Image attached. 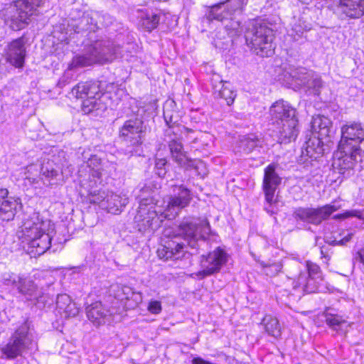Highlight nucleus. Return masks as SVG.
<instances>
[{
    "instance_id": "obj_1",
    "label": "nucleus",
    "mask_w": 364,
    "mask_h": 364,
    "mask_svg": "<svg viewBox=\"0 0 364 364\" xmlns=\"http://www.w3.org/2000/svg\"><path fill=\"white\" fill-rule=\"evenodd\" d=\"M198 229L208 233L210 230L208 220L204 218L198 224L192 220H186L181 223L177 230H166L162 239V244L157 250L160 259L164 260L178 259L183 256L186 243L192 249L199 247L198 240L203 241V237L198 232Z\"/></svg>"
},
{
    "instance_id": "obj_2",
    "label": "nucleus",
    "mask_w": 364,
    "mask_h": 364,
    "mask_svg": "<svg viewBox=\"0 0 364 364\" xmlns=\"http://www.w3.org/2000/svg\"><path fill=\"white\" fill-rule=\"evenodd\" d=\"M136 198L139 202L134 223L140 232L147 230H154L160 226L161 220L155 210V190L151 184L139 186L135 189Z\"/></svg>"
},
{
    "instance_id": "obj_3",
    "label": "nucleus",
    "mask_w": 364,
    "mask_h": 364,
    "mask_svg": "<svg viewBox=\"0 0 364 364\" xmlns=\"http://www.w3.org/2000/svg\"><path fill=\"white\" fill-rule=\"evenodd\" d=\"M247 46L257 55L269 57L274 53V31L269 23L255 21L248 27L245 33Z\"/></svg>"
},
{
    "instance_id": "obj_4",
    "label": "nucleus",
    "mask_w": 364,
    "mask_h": 364,
    "mask_svg": "<svg viewBox=\"0 0 364 364\" xmlns=\"http://www.w3.org/2000/svg\"><path fill=\"white\" fill-rule=\"evenodd\" d=\"M148 127L141 117L126 120L119 129V137L126 144V154L130 156H140Z\"/></svg>"
},
{
    "instance_id": "obj_5",
    "label": "nucleus",
    "mask_w": 364,
    "mask_h": 364,
    "mask_svg": "<svg viewBox=\"0 0 364 364\" xmlns=\"http://www.w3.org/2000/svg\"><path fill=\"white\" fill-rule=\"evenodd\" d=\"M41 3L42 0L16 1L6 18L7 25L14 31L23 29L29 23L31 16Z\"/></svg>"
},
{
    "instance_id": "obj_6",
    "label": "nucleus",
    "mask_w": 364,
    "mask_h": 364,
    "mask_svg": "<svg viewBox=\"0 0 364 364\" xmlns=\"http://www.w3.org/2000/svg\"><path fill=\"white\" fill-rule=\"evenodd\" d=\"M32 341L30 325L26 321L14 332L7 344L1 348V352L7 359H14L28 348Z\"/></svg>"
},
{
    "instance_id": "obj_7",
    "label": "nucleus",
    "mask_w": 364,
    "mask_h": 364,
    "mask_svg": "<svg viewBox=\"0 0 364 364\" xmlns=\"http://www.w3.org/2000/svg\"><path fill=\"white\" fill-rule=\"evenodd\" d=\"M129 198L126 194H117L99 190L92 193V205L99 209L112 214H119L128 204Z\"/></svg>"
},
{
    "instance_id": "obj_8",
    "label": "nucleus",
    "mask_w": 364,
    "mask_h": 364,
    "mask_svg": "<svg viewBox=\"0 0 364 364\" xmlns=\"http://www.w3.org/2000/svg\"><path fill=\"white\" fill-rule=\"evenodd\" d=\"M338 147L345 149L346 152L355 149L364 153V127L355 122L344 124L341 127V139Z\"/></svg>"
},
{
    "instance_id": "obj_9",
    "label": "nucleus",
    "mask_w": 364,
    "mask_h": 364,
    "mask_svg": "<svg viewBox=\"0 0 364 364\" xmlns=\"http://www.w3.org/2000/svg\"><path fill=\"white\" fill-rule=\"evenodd\" d=\"M247 0H225L212 6H206L203 21L210 23L215 20L223 21L236 12H242Z\"/></svg>"
},
{
    "instance_id": "obj_10",
    "label": "nucleus",
    "mask_w": 364,
    "mask_h": 364,
    "mask_svg": "<svg viewBox=\"0 0 364 364\" xmlns=\"http://www.w3.org/2000/svg\"><path fill=\"white\" fill-rule=\"evenodd\" d=\"M338 209L335 205L328 204L317 208L298 207L292 213L296 221H301L314 225H319L329 218L331 215Z\"/></svg>"
},
{
    "instance_id": "obj_11",
    "label": "nucleus",
    "mask_w": 364,
    "mask_h": 364,
    "mask_svg": "<svg viewBox=\"0 0 364 364\" xmlns=\"http://www.w3.org/2000/svg\"><path fill=\"white\" fill-rule=\"evenodd\" d=\"M2 283L6 286H11L18 294L31 300L37 295L38 287L34 281L23 274L14 272H4L1 276Z\"/></svg>"
},
{
    "instance_id": "obj_12",
    "label": "nucleus",
    "mask_w": 364,
    "mask_h": 364,
    "mask_svg": "<svg viewBox=\"0 0 364 364\" xmlns=\"http://www.w3.org/2000/svg\"><path fill=\"white\" fill-rule=\"evenodd\" d=\"M274 164H269L264 169V175L262 183V188L265 196V200L268 205L264 207L267 213L274 215L277 213V209L274 208L277 200L274 199V193L281 183L282 178L275 171Z\"/></svg>"
},
{
    "instance_id": "obj_13",
    "label": "nucleus",
    "mask_w": 364,
    "mask_h": 364,
    "mask_svg": "<svg viewBox=\"0 0 364 364\" xmlns=\"http://www.w3.org/2000/svg\"><path fill=\"white\" fill-rule=\"evenodd\" d=\"M228 262V255L220 247L210 252L207 255H202L200 259L201 271L196 274L203 279L219 272L222 267Z\"/></svg>"
},
{
    "instance_id": "obj_14",
    "label": "nucleus",
    "mask_w": 364,
    "mask_h": 364,
    "mask_svg": "<svg viewBox=\"0 0 364 364\" xmlns=\"http://www.w3.org/2000/svg\"><path fill=\"white\" fill-rule=\"evenodd\" d=\"M343 149L338 147V152L335 154L332 163V167L335 171L340 174L349 175L350 172L355 168L357 163L363 164L364 161V153H357L360 151L352 149L346 152Z\"/></svg>"
},
{
    "instance_id": "obj_15",
    "label": "nucleus",
    "mask_w": 364,
    "mask_h": 364,
    "mask_svg": "<svg viewBox=\"0 0 364 364\" xmlns=\"http://www.w3.org/2000/svg\"><path fill=\"white\" fill-rule=\"evenodd\" d=\"M323 139L319 136H311L301 149L298 163L308 166L312 161L321 157L327 149Z\"/></svg>"
},
{
    "instance_id": "obj_16",
    "label": "nucleus",
    "mask_w": 364,
    "mask_h": 364,
    "mask_svg": "<svg viewBox=\"0 0 364 364\" xmlns=\"http://www.w3.org/2000/svg\"><path fill=\"white\" fill-rule=\"evenodd\" d=\"M119 49L108 38L103 37L92 43V63L104 64L112 61Z\"/></svg>"
},
{
    "instance_id": "obj_17",
    "label": "nucleus",
    "mask_w": 364,
    "mask_h": 364,
    "mask_svg": "<svg viewBox=\"0 0 364 364\" xmlns=\"http://www.w3.org/2000/svg\"><path fill=\"white\" fill-rule=\"evenodd\" d=\"M270 122L272 124L287 122L298 119V113L289 102L279 100L274 102L269 108Z\"/></svg>"
},
{
    "instance_id": "obj_18",
    "label": "nucleus",
    "mask_w": 364,
    "mask_h": 364,
    "mask_svg": "<svg viewBox=\"0 0 364 364\" xmlns=\"http://www.w3.org/2000/svg\"><path fill=\"white\" fill-rule=\"evenodd\" d=\"M335 11L341 19H358L364 16V0H338Z\"/></svg>"
},
{
    "instance_id": "obj_19",
    "label": "nucleus",
    "mask_w": 364,
    "mask_h": 364,
    "mask_svg": "<svg viewBox=\"0 0 364 364\" xmlns=\"http://www.w3.org/2000/svg\"><path fill=\"white\" fill-rule=\"evenodd\" d=\"M26 38L23 36L10 42L6 48V61L16 68H21L24 65L26 55Z\"/></svg>"
},
{
    "instance_id": "obj_20",
    "label": "nucleus",
    "mask_w": 364,
    "mask_h": 364,
    "mask_svg": "<svg viewBox=\"0 0 364 364\" xmlns=\"http://www.w3.org/2000/svg\"><path fill=\"white\" fill-rule=\"evenodd\" d=\"M172 194L171 195L167 208L168 210L178 211L187 207L191 199V191L184 185H172Z\"/></svg>"
},
{
    "instance_id": "obj_21",
    "label": "nucleus",
    "mask_w": 364,
    "mask_h": 364,
    "mask_svg": "<svg viewBox=\"0 0 364 364\" xmlns=\"http://www.w3.org/2000/svg\"><path fill=\"white\" fill-rule=\"evenodd\" d=\"M9 191L6 188L0 189V219L5 221L12 220L21 208L20 200L8 196Z\"/></svg>"
},
{
    "instance_id": "obj_22",
    "label": "nucleus",
    "mask_w": 364,
    "mask_h": 364,
    "mask_svg": "<svg viewBox=\"0 0 364 364\" xmlns=\"http://www.w3.org/2000/svg\"><path fill=\"white\" fill-rule=\"evenodd\" d=\"M48 224L49 221L43 220L39 213L34 212L24 221L22 226L23 235L26 239L38 236L46 232Z\"/></svg>"
},
{
    "instance_id": "obj_23",
    "label": "nucleus",
    "mask_w": 364,
    "mask_h": 364,
    "mask_svg": "<svg viewBox=\"0 0 364 364\" xmlns=\"http://www.w3.org/2000/svg\"><path fill=\"white\" fill-rule=\"evenodd\" d=\"M27 252L31 257H37L50 249L52 237L49 233L43 232V234L27 239Z\"/></svg>"
},
{
    "instance_id": "obj_24",
    "label": "nucleus",
    "mask_w": 364,
    "mask_h": 364,
    "mask_svg": "<svg viewBox=\"0 0 364 364\" xmlns=\"http://www.w3.org/2000/svg\"><path fill=\"white\" fill-rule=\"evenodd\" d=\"M277 141L280 144H289L295 141L299 133V119L275 124Z\"/></svg>"
},
{
    "instance_id": "obj_25",
    "label": "nucleus",
    "mask_w": 364,
    "mask_h": 364,
    "mask_svg": "<svg viewBox=\"0 0 364 364\" xmlns=\"http://www.w3.org/2000/svg\"><path fill=\"white\" fill-rule=\"evenodd\" d=\"M168 147L171 158L178 166L186 168L193 166V161L188 158L186 152L183 151L181 142L176 139V137L168 141Z\"/></svg>"
},
{
    "instance_id": "obj_26",
    "label": "nucleus",
    "mask_w": 364,
    "mask_h": 364,
    "mask_svg": "<svg viewBox=\"0 0 364 364\" xmlns=\"http://www.w3.org/2000/svg\"><path fill=\"white\" fill-rule=\"evenodd\" d=\"M41 180L47 186L57 185L60 181V170L53 161L42 164L41 168Z\"/></svg>"
},
{
    "instance_id": "obj_27",
    "label": "nucleus",
    "mask_w": 364,
    "mask_h": 364,
    "mask_svg": "<svg viewBox=\"0 0 364 364\" xmlns=\"http://www.w3.org/2000/svg\"><path fill=\"white\" fill-rule=\"evenodd\" d=\"M91 85L88 82H81L73 87L72 92L77 99L82 100L81 109L85 114L91 113V100L89 97V92Z\"/></svg>"
},
{
    "instance_id": "obj_28",
    "label": "nucleus",
    "mask_w": 364,
    "mask_h": 364,
    "mask_svg": "<svg viewBox=\"0 0 364 364\" xmlns=\"http://www.w3.org/2000/svg\"><path fill=\"white\" fill-rule=\"evenodd\" d=\"M311 136H319L326 139L329 136L331 132V122L323 116L313 117L311 122Z\"/></svg>"
},
{
    "instance_id": "obj_29",
    "label": "nucleus",
    "mask_w": 364,
    "mask_h": 364,
    "mask_svg": "<svg viewBox=\"0 0 364 364\" xmlns=\"http://www.w3.org/2000/svg\"><path fill=\"white\" fill-rule=\"evenodd\" d=\"M289 76L299 85L304 86L308 83L309 79L314 76V70H308L304 67L291 66L289 68Z\"/></svg>"
},
{
    "instance_id": "obj_30",
    "label": "nucleus",
    "mask_w": 364,
    "mask_h": 364,
    "mask_svg": "<svg viewBox=\"0 0 364 364\" xmlns=\"http://www.w3.org/2000/svg\"><path fill=\"white\" fill-rule=\"evenodd\" d=\"M264 328L265 332L270 336L278 339L282 335V328L277 318L271 315H267L261 323Z\"/></svg>"
},
{
    "instance_id": "obj_31",
    "label": "nucleus",
    "mask_w": 364,
    "mask_h": 364,
    "mask_svg": "<svg viewBox=\"0 0 364 364\" xmlns=\"http://www.w3.org/2000/svg\"><path fill=\"white\" fill-rule=\"evenodd\" d=\"M220 87L217 90V87H215L214 95L216 98H220L225 101L228 105H231L235 100L236 97L235 92L232 90L231 85L228 82H220Z\"/></svg>"
},
{
    "instance_id": "obj_32",
    "label": "nucleus",
    "mask_w": 364,
    "mask_h": 364,
    "mask_svg": "<svg viewBox=\"0 0 364 364\" xmlns=\"http://www.w3.org/2000/svg\"><path fill=\"white\" fill-rule=\"evenodd\" d=\"M92 325L100 326L109 321L110 314L109 311L105 309L100 301L92 303Z\"/></svg>"
},
{
    "instance_id": "obj_33",
    "label": "nucleus",
    "mask_w": 364,
    "mask_h": 364,
    "mask_svg": "<svg viewBox=\"0 0 364 364\" xmlns=\"http://www.w3.org/2000/svg\"><path fill=\"white\" fill-rule=\"evenodd\" d=\"M322 278L309 277L306 273H300L298 277V284L302 286L304 291L307 294L315 293L318 291Z\"/></svg>"
},
{
    "instance_id": "obj_34",
    "label": "nucleus",
    "mask_w": 364,
    "mask_h": 364,
    "mask_svg": "<svg viewBox=\"0 0 364 364\" xmlns=\"http://www.w3.org/2000/svg\"><path fill=\"white\" fill-rule=\"evenodd\" d=\"M323 316L326 323L334 331H338L341 326L346 322L342 316L334 313L333 309H327Z\"/></svg>"
},
{
    "instance_id": "obj_35",
    "label": "nucleus",
    "mask_w": 364,
    "mask_h": 364,
    "mask_svg": "<svg viewBox=\"0 0 364 364\" xmlns=\"http://www.w3.org/2000/svg\"><path fill=\"white\" fill-rule=\"evenodd\" d=\"M222 22L225 23L224 28L230 37L238 36L241 33V22L233 16H228V19H224Z\"/></svg>"
},
{
    "instance_id": "obj_36",
    "label": "nucleus",
    "mask_w": 364,
    "mask_h": 364,
    "mask_svg": "<svg viewBox=\"0 0 364 364\" xmlns=\"http://www.w3.org/2000/svg\"><path fill=\"white\" fill-rule=\"evenodd\" d=\"M259 139L255 136H246L240 139L239 147L245 154H250L258 147Z\"/></svg>"
},
{
    "instance_id": "obj_37",
    "label": "nucleus",
    "mask_w": 364,
    "mask_h": 364,
    "mask_svg": "<svg viewBox=\"0 0 364 364\" xmlns=\"http://www.w3.org/2000/svg\"><path fill=\"white\" fill-rule=\"evenodd\" d=\"M161 16L157 14H146L141 19V25L148 31L151 32L155 29L160 21Z\"/></svg>"
},
{
    "instance_id": "obj_38",
    "label": "nucleus",
    "mask_w": 364,
    "mask_h": 364,
    "mask_svg": "<svg viewBox=\"0 0 364 364\" xmlns=\"http://www.w3.org/2000/svg\"><path fill=\"white\" fill-rule=\"evenodd\" d=\"M95 21V26L97 29H102V28L107 27L112 21L111 16L106 13L95 12L92 15V21ZM94 23H92V26Z\"/></svg>"
},
{
    "instance_id": "obj_39",
    "label": "nucleus",
    "mask_w": 364,
    "mask_h": 364,
    "mask_svg": "<svg viewBox=\"0 0 364 364\" xmlns=\"http://www.w3.org/2000/svg\"><path fill=\"white\" fill-rule=\"evenodd\" d=\"M304 87H306L315 95L320 94V90L322 87L323 82L321 77L314 71V76L310 77Z\"/></svg>"
},
{
    "instance_id": "obj_40",
    "label": "nucleus",
    "mask_w": 364,
    "mask_h": 364,
    "mask_svg": "<svg viewBox=\"0 0 364 364\" xmlns=\"http://www.w3.org/2000/svg\"><path fill=\"white\" fill-rule=\"evenodd\" d=\"M91 64V59L86 55H76L68 65V69L74 70L79 68L89 66Z\"/></svg>"
},
{
    "instance_id": "obj_41",
    "label": "nucleus",
    "mask_w": 364,
    "mask_h": 364,
    "mask_svg": "<svg viewBox=\"0 0 364 364\" xmlns=\"http://www.w3.org/2000/svg\"><path fill=\"white\" fill-rule=\"evenodd\" d=\"M168 168V161L165 158L155 159L154 172L160 178H164Z\"/></svg>"
},
{
    "instance_id": "obj_42",
    "label": "nucleus",
    "mask_w": 364,
    "mask_h": 364,
    "mask_svg": "<svg viewBox=\"0 0 364 364\" xmlns=\"http://www.w3.org/2000/svg\"><path fill=\"white\" fill-rule=\"evenodd\" d=\"M164 117L168 127V129L166 130L167 132H171V129L174 128V127L178 124V116L177 113L171 110H164Z\"/></svg>"
},
{
    "instance_id": "obj_43",
    "label": "nucleus",
    "mask_w": 364,
    "mask_h": 364,
    "mask_svg": "<svg viewBox=\"0 0 364 364\" xmlns=\"http://www.w3.org/2000/svg\"><path fill=\"white\" fill-rule=\"evenodd\" d=\"M306 276L309 277H316L317 279L322 278L320 267L314 263L307 262H306Z\"/></svg>"
},
{
    "instance_id": "obj_44",
    "label": "nucleus",
    "mask_w": 364,
    "mask_h": 364,
    "mask_svg": "<svg viewBox=\"0 0 364 364\" xmlns=\"http://www.w3.org/2000/svg\"><path fill=\"white\" fill-rule=\"evenodd\" d=\"M72 300L66 294H58L56 299V306L60 311H63Z\"/></svg>"
},
{
    "instance_id": "obj_45",
    "label": "nucleus",
    "mask_w": 364,
    "mask_h": 364,
    "mask_svg": "<svg viewBox=\"0 0 364 364\" xmlns=\"http://www.w3.org/2000/svg\"><path fill=\"white\" fill-rule=\"evenodd\" d=\"M261 264L264 267H267L269 271V274L272 275L277 274L282 269V264L280 262H275L273 264L262 262Z\"/></svg>"
},
{
    "instance_id": "obj_46",
    "label": "nucleus",
    "mask_w": 364,
    "mask_h": 364,
    "mask_svg": "<svg viewBox=\"0 0 364 364\" xmlns=\"http://www.w3.org/2000/svg\"><path fill=\"white\" fill-rule=\"evenodd\" d=\"M63 311L65 314L66 316H75L78 314L79 310L75 304L71 301L65 306Z\"/></svg>"
},
{
    "instance_id": "obj_47",
    "label": "nucleus",
    "mask_w": 364,
    "mask_h": 364,
    "mask_svg": "<svg viewBox=\"0 0 364 364\" xmlns=\"http://www.w3.org/2000/svg\"><path fill=\"white\" fill-rule=\"evenodd\" d=\"M353 236L352 232H348L346 235H344L341 240H333L329 242L331 245H346L349 241L351 240Z\"/></svg>"
},
{
    "instance_id": "obj_48",
    "label": "nucleus",
    "mask_w": 364,
    "mask_h": 364,
    "mask_svg": "<svg viewBox=\"0 0 364 364\" xmlns=\"http://www.w3.org/2000/svg\"><path fill=\"white\" fill-rule=\"evenodd\" d=\"M148 310L154 314H158L161 311V304L159 301H151L149 304Z\"/></svg>"
},
{
    "instance_id": "obj_49",
    "label": "nucleus",
    "mask_w": 364,
    "mask_h": 364,
    "mask_svg": "<svg viewBox=\"0 0 364 364\" xmlns=\"http://www.w3.org/2000/svg\"><path fill=\"white\" fill-rule=\"evenodd\" d=\"M358 213H359L358 212L355 211V210L346 211V213H344L343 214H337V215H334L333 218L336 219V220H343V219H345V218H347L351 217V216L360 217V215H358Z\"/></svg>"
},
{
    "instance_id": "obj_50",
    "label": "nucleus",
    "mask_w": 364,
    "mask_h": 364,
    "mask_svg": "<svg viewBox=\"0 0 364 364\" xmlns=\"http://www.w3.org/2000/svg\"><path fill=\"white\" fill-rule=\"evenodd\" d=\"M354 259L355 262L358 264L359 267L364 272V255L360 252H358Z\"/></svg>"
},
{
    "instance_id": "obj_51",
    "label": "nucleus",
    "mask_w": 364,
    "mask_h": 364,
    "mask_svg": "<svg viewBox=\"0 0 364 364\" xmlns=\"http://www.w3.org/2000/svg\"><path fill=\"white\" fill-rule=\"evenodd\" d=\"M191 364H216L215 363L210 362L209 360H205L204 358L201 357H194L191 360Z\"/></svg>"
},
{
    "instance_id": "obj_52",
    "label": "nucleus",
    "mask_w": 364,
    "mask_h": 364,
    "mask_svg": "<svg viewBox=\"0 0 364 364\" xmlns=\"http://www.w3.org/2000/svg\"><path fill=\"white\" fill-rule=\"evenodd\" d=\"M98 95V94H96L94 97H92V99H95V101H92V112L94 111V109L95 108L97 102V100H101V97H105V94H102L101 97H97Z\"/></svg>"
},
{
    "instance_id": "obj_53",
    "label": "nucleus",
    "mask_w": 364,
    "mask_h": 364,
    "mask_svg": "<svg viewBox=\"0 0 364 364\" xmlns=\"http://www.w3.org/2000/svg\"><path fill=\"white\" fill-rule=\"evenodd\" d=\"M92 178H97L98 180L100 179L102 176V173L99 171V169H95L92 168Z\"/></svg>"
},
{
    "instance_id": "obj_54",
    "label": "nucleus",
    "mask_w": 364,
    "mask_h": 364,
    "mask_svg": "<svg viewBox=\"0 0 364 364\" xmlns=\"http://www.w3.org/2000/svg\"><path fill=\"white\" fill-rule=\"evenodd\" d=\"M90 310L89 309V306H87V307L86 308V312H87V317H88V318H89V319H90V314H90Z\"/></svg>"
},
{
    "instance_id": "obj_55",
    "label": "nucleus",
    "mask_w": 364,
    "mask_h": 364,
    "mask_svg": "<svg viewBox=\"0 0 364 364\" xmlns=\"http://www.w3.org/2000/svg\"><path fill=\"white\" fill-rule=\"evenodd\" d=\"M92 164H94V161H97V160L95 155H92Z\"/></svg>"
},
{
    "instance_id": "obj_56",
    "label": "nucleus",
    "mask_w": 364,
    "mask_h": 364,
    "mask_svg": "<svg viewBox=\"0 0 364 364\" xmlns=\"http://www.w3.org/2000/svg\"><path fill=\"white\" fill-rule=\"evenodd\" d=\"M321 254L322 255H323V257H326V255H325V254H324V252H323V248H321Z\"/></svg>"
},
{
    "instance_id": "obj_57",
    "label": "nucleus",
    "mask_w": 364,
    "mask_h": 364,
    "mask_svg": "<svg viewBox=\"0 0 364 364\" xmlns=\"http://www.w3.org/2000/svg\"><path fill=\"white\" fill-rule=\"evenodd\" d=\"M90 191L88 190L87 195H90Z\"/></svg>"
}]
</instances>
